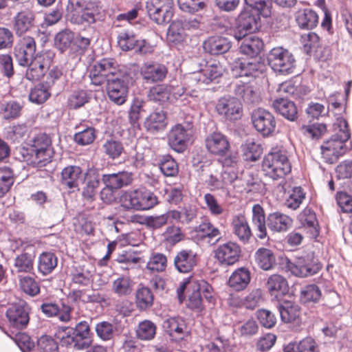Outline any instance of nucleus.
<instances>
[{
	"mask_svg": "<svg viewBox=\"0 0 352 352\" xmlns=\"http://www.w3.org/2000/svg\"><path fill=\"white\" fill-rule=\"evenodd\" d=\"M334 129L336 133L320 146L322 157L330 164L333 163L339 156L344 154L345 142L350 138L349 125L344 118L339 117L336 119Z\"/></svg>",
	"mask_w": 352,
	"mask_h": 352,
	"instance_id": "1",
	"label": "nucleus"
},
{
	"mask_svg": "<svg viewBox=\"0 0 352 352\" xmlns=\"http://www.w3.org/2000/svg\"><path fill=\"white\" fill-rule=\"evenodd\" d=\"M262 170L264 174L272 179H283L292 170L291 163L287 155L280 151L268 153L263 160Z\"/></svg>",
	"mask_w": 352,
	"mask_h": 352,
	"instance_id": "2",
	"label": "nucleus"
},
{
	"mask_svg": "<svg viewBox=\"0 0 352 352\" xmlns=\"http://www.w3.org/2000/svg\"><path fill=\"white\" fill-rule=\"evenodd\" d=\"M120 201L124 208L136 210H149L158 204L157 197L153 192L143 189L124 192Z\"/></svg>",
	"mask_w": 352,
	"mask_h": 352,
	"instance_id": "3",
	"label": "nucleus"
},
{
	"mask_svg": "<svg viewBox=\"0 0 352 352\" xmlns=\"http://www.w3.org/2000/svg\"><path fill=\"white\" fill-rule=\"evenodd\" d=\"M267 61L271 68L280 74H289L295 68L293 54L283 47H274L267 55Z\"/></svg>",
	"mask_w": 352,
	"mask_h": 352,
	"instance_id": "4",
	"label": "nucleus"
},
{
	"mask_svg": "<svg viewBox=\"0 0 352 352\" xmlns=\"http://www.w3.org/2000/svg\"><path fill=\"white\" fill-rule=\"evenodd\" d=\"M32 147V155H34V159L32 161L34 166L43 167L51 162L54 152L51 147L50 138L47 135H37Z\"/></svg>",
	"mask_w": 352,
	"mask_h": 352,
	"instance_id": "5",
	"label": "nucleus"
},
{
	"mask_svg": "<svg viewBox=\"0 0 352 352\" xmlns=\"http://www.w3.org/2000/svg\"><path fill=\"white\" fill-rule=\"evenodd\" d=\"M173 6V0H148L146 8L152 20L157 24H164L171 20Z\"/></svg>",
	"mask_w": 352,
	"mask_h": 352,
	"instance_id": "6",
	"label": "nucleus"
},
{
	"mask_svg": "<svg viewBox=\"0 0 352 352\" xmlns=\"http://www.w3.org/2000/svg\"><path fill=\"white\" fill-rule=\"evenodd\" d=\"M251 119L254 129L262 135L267 137L275 131L276 122L271 112L258 108L252 111Z\"/></svg>",
	"mask_w": 352,
	"mask_h": 352,
	"instance_id": "7",
	"label": "nucleus"
},
{
	"mask_svg": "<svg viewBox=\"0 0 352 352\" xmlns=\"http://www.w3.org/2000/svg\"><path fill=\"white\" fill-rule=\"evenodd\" d=\"M241 256L240 245L232 241L220 244L214 251V258L221 265L231 266L237 263Z\"/></svg>",
	"mask_w": 352,
	"mask_h": 352,
	"instance_id": "8",
	"label": "nucleus"
},
{
	"mask_svg": "<svg viewBox=\"0 0 352 352\" xmlns=\"http://www.w3.org/2000/svg\"><path fill=\"white\" fill-rule=\"evenodd\" d=\"M216 110L220 116L230 121L237 120L243 115V106L240 100L232 96L221 98L216 105Z\"/></svg>",
	"mask_w": 352,
	"mask_h": 352,
	"instance_id": "9",
	"label": "nucleus"
},
{
	"mask_svg": "<svg viewBox=\"0 0 352 352\" xmlns=\"http://www.w3.org/2000/svg\"><path fill=\"white\" fill-rule=\"evenodd\" d=\"M321 267V264L314 256V254H308L298 258L295 263H292L290 270L296 276L307 277L317 274Z\"/></svg>",
	"mask_w": 352,
	"mask_h": 352,
	"instance_id": "10",
	"label": "nucleus"
},
{
	"mask_svg": "<svg viewBox=\"0 0 352 352\" xmlns=\"http://www.w3.org/2000/svg\"><path fill=\"white\" fill-rule=\"evenodd\" d=\"M6 316L13 327L17 329L25 328L30 320L27 304L24 301L12 304L7 309Z\"/></svg>",
	"mask_w": 352,
	"mask_h": 352,
	"instance_id": "11",
	"label": "nucleus"
},
{
	"mask_svg": "<svg viewBox=\"0 0 352 352\" xmlns=\"http://www.w3.org/2000/svg\"><path fill=\"white\" fill-rule=\"evenodd\" d=\"M191 136V129L189 125L184 126L178 124L172 127L168 135L170 146L177 153H182L187 146Z\"/></svg>",
	"mask_w": 352,
	"mask_h": 352,
	"instance_id": "12",
	"label": "nucleus"
},
{
	"mask_svg": "<svg viewBox=\"0 0 352 352\" xmlns=\"http://www.w3.org/2000/svg\"><path fill=\"white\" fill-rule=\"evenodd\" d=\"M166 40L171 47H175L179 50H183L188 45L189 35L181 21H174L171 23L168 29Z\"/></svg>",
	"mask_w": 352,
	"mask_h": 352,
	"instance_id": "13",
	"label": "nucleus"
},
{
	"mask_svg": "<svg viewBox=\"0 0 352 352\" xmlns=\"http://www.w3.org/2000/svg\"><path fill=\"white\" fill-rule=\"evenodd\" d=\"M36 51V44L34 38L25 36L21 38L14 47V56L21 66L28 65L32 60Z\"/></svg>",
	"mask_w": 352,
	"mask_h": 352,
	"instance_id": "14",
	"label": "nucleus"
},
{
	"mask_svg": "<svg viewBox=\"0 0 352 352\" xmlns=\"http://www.w3.org/2000/svg\"><path fill=\"white\" fill-rule=\"evenodd\" d=\"M194 232L195 238L211 245L217 244L221 239V234L219 228L208 220L203 221L195 227Z\"/></svg>",
	"mask_w": 352,
	"mask_h": 352,
	"instance_id": "15",
	"label": "nucleus"
},
{
	"mask_svg": "<svg viewBox=\"0 0 352 352\" xmlns=\"http://www.w3.org/2000/svg\"><path fill=\"white\" fill-rule=\"evenodd\" d=\"M223 68L219 62L207 63L205 67L192 74V79L200 84H209L221 77Z\"/></svg>",
	"mask_w": 352,
	"mask_h": 352,
	"instance_id": "16",
	"label": "nucleus"
},
{
	"mask_svg": "<svg viewBox=\"0 0 352 352\" xmlns=\"http://www.w3.org/2000/svg\"><path fill=\"white\" fill-rule=\"evenodd\" d=\"M66 330L68 331V333H72V337L68 336V339L74 343L76 349H85L90 346L91 344V340L89 336L90 328L86 321L80 322L75 329L67 328Z\"/></svg>",
	"mask_w": 352,
	"mask_h": 352,
	"instance_id": "17",
	"label": "nucleus"
},
{
	"mask_svg": "<svg viewBox=\"0 0 352 352\" xmlns=\"http://www.w3.org/2000/svg\"><path fill=\"white\" fill-rule=\"evenodd\" d=\"M257 29V21L255 17L248 12H241L237 19V25L234 30V37L240 41L246 35H254L252 34Z\"/></svg>",
	"mask_w": 352,
	"mask_h": 352,
	"instance_id": "18",
	"label": "nucleus"
},
{
	"mask_svg": "<svg viewBox=\"0 0 352 352\" xmlns=\"http://www.w3.org/2000/svg\"><path fill=\"white\" fill-rule=\"evenodd\" d=\"M140 74L146 82H161L166 76L167 68L157 63H146L142 66Z\"/></svg>",
	"mask_w": 352,
	"mask_h": 352,
	"instance_id": "19",
	"label": "nucleus"
},
{
	"mask_svg": "<svg viewBox=\"0 0 352 352\" xmlns=\"http://www.w3.org/2000/svg\"><path fill=\"white\" fill-rule=\"evenodd\" d=\"M28 68L26 71V78L30 81L39 80L44 76L50 66V60L49 56L47 58L44 55L38 56L30 62L28 65Z\"/></svg>",
	"mask_w": 352,
	"mask_h": 352,
	"instance_id": "20",
	"label": "nucleus"
},
{
	"mask_svg": "<svg viewBox=\"0 0 352 352\" xmlns=\"http://www.w3.org/2000/svg\"><path fill=\"white\" fill-rule=\"evenodd\" d=\"M107 94L109 99L116 104H124L126 99L127 87L124 82L118 78L108 79Z\"/></svg>",
	"mask_w": 352,
	"mask_h": 352,
	"instance_id": "21",
	"label": "nucleus"
},
{
	"mask_svg": "<svg viewBox=\"0 0 352 352\" xmlns=\"http://www.w3.org/2000/svg\"><path fill=\"white\" fill-rule=\"evenodd\" d=\"M34 14L29 9L19 12L13 19V28L15 33L21 36L28 32L33 26Z\"/></svg>",
	"mask_w": 352,
	"mask_h": 352,
	"instance_id": "22",
	"label": "nucleus"
},
{
	"mask_svg": "<svg viewBox=\"0 0 352 352\" xmlns=\"http://www.w3.org/2000/svg\"><path fill=\"white\" fill-rule=\"evenodd\" d=\"M41 309L46 316H57L61 322H67L72 319V308L65 304L59 306L52 302L43 303L41 306Z\"/></svg>",
	"mask_w": 352,
	"mask_h": 352,
	"instance_id": "23",
	"label": "nucleus"
},
{
	"mask_svg": "<svg viewBox=\"0 0 352 352\" xmlns=\"http://www.w3.org/2000/svg\"><path fill=\"white\" fill-rule=\"evenodd\" d=\"M206 146L211 153L222 155L230 148V143L222 133H213L206 138Z\"/></svg>",
	"mask_w": 352,
	"mask_h": 352,
	"instance_id": "24",
	"label": "nucleus"
},
{
	"mask_svg": "<svg viewBox=\"0 0 352 352\" xmlns=\"http://www.w3.org/2000/svg\"><path fill=\"white\" fill-rule=\"evenodd\" d=\"M236 69L239 70L240 76L256 78L266 69L265 65L256 59L243 60L236 63Z\"/></svg>",
	"mask_w": 352,
	"mask_h": 352,
	"instance_id": "25",
	"label": "nucleus"
},
{
	"mask_svg": "<svg viewBox=\"0 0 352 352\" xmlns=\"http://www.w3.org/2000/svg\"><path fill=\"white\" fill-rule=\"evenodd\" d=\"M134 287L135 282L130 276L120 275L112 280L111 291L119 298H125L133 293Z\"/></svg>",
	"mask_w": 352,
	"mask_h": 352,
	"instance_id": "26",
	"label": "nucleus"
},
{
	"mask_svg": "<svg viewBox=\"0 0 352 352\" xmlns=\"http://www.w3.org/2000/svg\"><path fill=\"white\" fill-rule=\"evenodd\" d=\"M292 224L293 220L289 216L279 212L270 213L267 217V225L274 232H286Z\"/></svg>",
	"mask_w": 352,
	"mask_h": 352,
	"instance_id": "27",
	"label": "nucleus"
},
{
	"mask_svg": "<svg viewBox=\"0 0 352 352\" xmlns=\"http://www.w3.org/2000/svg\"><path fill=\"white\" fill-rule=\"evenodd\" d=\"M241 40L239 51L248 56L252 58L256 56L263 47V41L256 35H246Z\"/></svg>",
	"mask_w": 352,
	"mask_h": 352,
	"instance_id": "28",
	"label": "nucleus"
},
{
	"mask_svg": "<svg viewBox=\"0 0 352 352\" xmlns=\"http://www.w3.org/2000/svg\"><path fill=\"white\" fill-rule=\"evenodd\" d=\"M231 226L234 234L243 243H247L251 236L252 231L245 217L237 214L233 217Z\"/></svg>",
	"mask_w": 352,
	"mask_h": 352,
	"instance_id": "29",
	"label": "nucleus"
},
{
	"mask_svg": "<svg viewBox=\"0 0 352 352\" xmlns=\"http://www.w3.org/2000/svg\"><path fill=\"white\" fill-rule=\"evenodd\" d=\"M266 287L270 294L276 298L285 296L289 292L287 280L279 274L271 275L267 279Z\"/></svg>",
	"mask_w": 352,
	"mask_h": 352,
	"instance_id": "30",
	"label": "nucleus"
},
{
	"mask_svg": "<svg viewBox=\"0 0 352 352\" xmlns=\"http://www.w3.org/2000/svg\"><path fill=\"white\" fill-rule=\"evenodd\" d=\"M281 320L298 326L301 323L300 307L290 302H285L278 307Z\"/></svg>",
	"mask_w": 352,
	"mask_h": 352,
	"instance_id": "31",
	"label": "nucleus"
},
{
	"mask_svg": "<svg viewBox=\"0 0 352 352\" xmlns=\"http://www.w3.org/2000/svg\"><path fill=\"white\" fill-rule=\"evenodd\" d=\"M231 47V42L226 37L211 36L204 43L206 52L211 54H221L227 52Z\"/></svg>",
	"mask_w": 352,
	"mask_h": 352,
	"instance_id": "32",
	"label": "nucleus"
},
{
	"mask_svg": "<svg viewBox=\"0 0 352 352\" xmlns=\"http://www.w3.org/2000/svg\"><path fill=\"white\" fill-rule=\"evenodd\" d=\"M301 227L307 229L311 237L319 234L318 223L315 212L310 208H305L298 216Z\"/></svg>",
	"mask_w": 352,
	"mask_h": 352,
	"instance_id": "33",
	"label": "nucleus"
},
{
	"mask_svg": "<svg viewBox=\"0 0 352 352\" xmlns=\"http://www.w3.org/2000/svg\"><path fill=\"white\" fill-rule=\"evenodd\" d=\"M174 263L179 272H190L197 263L195 254L191 250H182L175 257Z\"/></svg>",
	"mask_w": 352,
	"mask_h": 352,
	"instance_id": "34",
	"label": "nucleus"
},
{
	"mask_svg": "<svg viewBox=\"0 0 352 352\" xmlns=\"http://www.w3.org/2000/svg\"><path fill=\"white\" fill-rule=\"evenodd\" d=\"M295 19L301 29H312L318 23V14L310 8H301L296 11Z\"/></svg>",
	"mask_w": 352,
	"mask_h": 352,
	"instance_id": "35",
	"label": "nucleus"
},
{
	"mask_svg": "<svg viewBox=\"0 0 352 352\" xmlns=\"http://www.w3.org/2000/svg\"><path fill=\"white\" fill-rule=\"evenodd\" d=\"M118 63L113 58H102L96 63L91 70L92 75H101L108 79L116 76L119 72Z\"/></svg>",
	"mask_w": 352,
	"mask_h": 352,
	"instance_id": "36",
	"label": "nucleus"
},
{
	"mask_svg": "<svg viewBox=\"0 0 352 352\" xmlns=\"http://www.w3.org/2000/svg\"><path fill=\"white\" fill-rule=\"evenodd\" d=\"M102 181L105 185L115 189H119L131 184L133 175L127 171L118 172L117 173L107 174L102 176Z\"/></svg>",
	"mask_w": 352,
	"mask_h": 352,
	"instance_id": "37",
	"label": "nucleus"
},
{
	"mask_svg": "<svg viewBox=\"0 0 352 352\" xmlns=\"http://www.w3.org/2000/svg\"><path fill=\"white\" fill-rule=\"evenodd\" d=\"M62 182L69 188H76L82 179L81 168L77 166H69L61 173Z\"/></svg>",
	"mask_w": 352,
	"mask_h": 352,
	"instance_id": "38",
	"label": "nucleus"
},
{
	"mask_svg": "<svg viewBox=\"0 0 352 352\" xmlns=\"http://www.w3.org/2000/svg\"><path fill=\"white\" fill-rule=\"evenodd\" d=\"M272 105L276 112L288 120L294 121L297 118V108L293 102L286 98H279L275 100Z\"/></svg>",
	"mask_w": 352,
	"mask_h": 352,
	"instance_id": "39",
	"label": "nucleus"
},
{
	"mask_svg": "<svg viewBox=\"0 0 352 352\" xmlns=\"http://www.w3.org/2000/svg\"><path fill=\"white\" fill-rule=\"evenodd\" d=\"M252 222L258 232L257 236L264 239L267 236V228L265 215L263 208L259 204H255L252 209Z\"/></svg>",
	"mask_w": 352,
	"mask_h": 352,
	"instance_id": "40",
	"label": "nucleus"
},
{
	"mask_svg": "<svg viewBox=\"0 0 352 352\" xmlns=\"http://www.w3.org/2000/svg\"><path fill=\"white\" fill-rule=\"evenodd\" d=\"M250 281V272L243 267L235 270L229 278L228 284L236 291L244 289Z\"/></svg>",
	"mask_w": 352,
	"mask_h": 352,
	"instance_id": "41",
	"label": "nucleus"
},
{
	"mask_svg": "<svg viewBox=\"0 0 352 352\" xmlns=\"http://www.w3.org/2000/svg\"><path fill=\"white\" fill-rule=\"evenodd\" d=\"M284 352H319V348L314 338L307 337L299 342L288 344L285 346Z\"/></svg>",
	"mask_w": 352,
	"mask_h": 352,
	"instance_id": "42",
	"label": "nucleus"
},
{
	"mask_svg": "<svg viewBox=\"0 0 352 352\" xmlns=\"http://www.w3.org/2000/svg\"><path fill=\"white\" fill-rule=\"evenodd\" d=\"M163 327L170 336L182 338L187 333V327L184 320L180 317L168 318L164 322Z\"/></svg>",
	"mask_w": 352,
	"mask_h": 352,
	"instance_id": "43",
	"label": "nucleus"
},
{
	"mask_svg": "<svg viewBox=\"0 0 352 352\" xmlns=\"http://www.w3.org/2000/svg\"><path fill=\"white\" fill-rule=\"evenodd\" d=\"M255 261L263 270H270L276 265V257L273 252L267 248H261L254 254Z\"/></svg>",
	"mask_w": 352,
	"mask_h": 352,
	"instance_id": "44",
	"label": "nucleus"
},
{
	"mask_svg": "<svg viewBox=\"0 0 352 352\" xmlns=\"http://www.w3.org/2000/svg\"><path fill=\"white\" fill-rule=\"evenodd\" d=\"M234 93L247 103H256L260 100L259 95L254 87L247 83H236Z\"/></svg>",
	"mask_w": 352,
	"mask_h": 352,
	"instance_id": "45",
	"label": "nucleus"
},
{
	"mask_svg": "<svg viewBox=\"0 0 352 352\" xmlns=\"http://www.w3.org/2000/svg\"><path fill=\"white\" fill-rule=\"evenodd\" d=\"M76 129L78 131L74 134V140L78 144L89 145L96 139V130L94 127L80 124L76 126Z\"/></svg>",
	"mask_w": 352,
	"mask_h": 352,
	"instance_id": "46",
	"label": "nucleus"
},
{
	"mask_svg": "<svg viewBox=\"0 0 352 352\" xmlns=\"http://www.w3.org/2000/svg\"><path fill=\"white\" fill-rule=\"evenodd\" d=\"M58 259L56 255L50 252L40 254L38 259V270L43 275L50 274L57 266Z\"/></svg>",
	"mask_w": 352,
	"mask_h": 352,
	"instance_id": "47",
	"label": "nucleus"
},
{
	"mask_svg": "<svg viewBox=\"0 0 352 352\" xmlns=\"http://www.w3.org/2000/svg\"><path fill=\"white\" fill-rule=\"evenodd\" d=\"M86 185L83 189L82 195L87 199H92L97 192L100 184L99 175L94 170H89L86 173Z\"/></svg>",
	"mask_w": 352,
	"mask_h": 352,
	"instance_id": "48",
	"label": "nucleus"
},
{
	"mask_svg": "<svg viewBox=\"0 0 352 352\" xmlns=\"http://www.w3.org/2000/svg\"><path fill=\"white\" fill-rule=\"evenodd\" d=\"M34 255L29 252L19 254L14 262V267L18 273H30L34 269Z\"/></svg>",
	"mask_w": 352,
	"mask_h": 352,
	"instance_id": "49",
	"label": "nucleus"
},
{
	"mask_svg": "<svg viewBox=\"0 0 352 352\" xmlns=\"http://www.w3.org/2000/svg\"><path fill=\"white\" fill-rule=\"evenodd\" d=\"M165 120L166 116L162 111H155L145 119L144 125L147 131H157L165 128Z\"/></svg>",
	"mask_w": 352,
	"mask_h": 352,
	"instance_id": "50",
	"label": "nucleus"
},
{
	"mask_svg": "<svg viewBox=\"0 0 352 352\" xmlns=\"http://www.w3.org/2000/svg\"><path fill=\"white\" fill-rule=\"evenodd\" d=\"M94 272V267L90 264L83 265L77 267L72 275L74 283L87 285Z\"/></svg>",
	"mask_w": 352,
	"mask_h": 352,
	"instance_id": "51",
	"label": "nucleus"
},
{
	"mask_svg": "<svg viewBox=\"0 0 352 352\" xmlns=\"http://www.w3.org/2000/svg\"><path fill=\"white\" fill-rule=\"evenodd\" d=\"M241 148L245 160L251 162L256 161L263 153L261 145L250 138L242 144Z\"/></svg>",
	"mask_w": 352,
	"mask_h": 352,
	"instance_id": "52",
	"label": "nucleus"
},
{
	"mask_svg": "<svg viewBox=\"0 0 352 352\" xmlns=\"http://www.w3.org/2000/svg\"><path fill=\"white\" fill-rule=\"evenodd\" d=\"M167 266V257L162 253L153 252L146 263V269L152 272H164Z\"/></svg>",
	"mask_w": 352,
	"mask_h": 352,
	"instance_id": "53",
	"label": "nucleus"
},
{
	"mask_svg": "<svg viewBox=\"0 0 352 352\" xmlns=\"http://www.w3.org/2000/svg\"><path fill=\"white\" fill-rule=\"evenodd\" d=\"M19 283L21 289L30 296H35L40 293L38 283L30 276H19Z\"/></svg>",
	"mask_w": 352,
	"mask_h": 352,
	"instance_id": "54",
	"label": "nucleus"
},
{
	"mask_svg": "<svg viewBox=\"0 0 352 352\" xmlns=\"http://www.w3.org/2000/svg\"><path fill=\"white\" fill-rule=\"evenodd\" d=\"M138 41L135 34L131 31L122 32L118 36V45L123 51L135 49Z\"/></svg>",
	"mask_w": 352,
	"mask_h": 352,
	"instance_id": "55",
	"label": "nucleus"
},
{
	"mask_svg": "<svg viewBox=\"0 0 352 352\" xmlns=\"http://www.w3.org/2000/svg\"><path fill=\"white\" fill-rule=\"evenodd\" d=\"M84 6L79 1L75 3H70L67 6V18L68 21L74 24L82 25V13Z\"/></svg>",
	"mask_w": 352,
	"mask_h": 352,
	"instance_id": "56",
	"label": "nucleus"
},
{
	"mask_svg": "<svg viewBox=\"0 0 352 352\" xmlns=\"http://www.w3.org/2000/svg\"><path fill=\"white\" fill-rule=\"evenodd\" d=\"M49 88L47 85L38 84L31 90L29 95L30 100L36 104L43 103L50 96Z\"/></svg>",
	"mask_w": 352,
	"mask_h": 352,
	"instance_id": "57",
	"label": "nucleus"
},
{
	"mask_svg": "<svg viewBox=\"0 0 352 352\" xmlns=\"http://www.w3.org/2000/svg\"><path fill=\"white\" fill-rule=\"evenodd\" d=\"M136 333L139 339L151 340L155 336L156 326L150 320H144L139 324Z\"/></svg>",
	"mask_w": 352,
	"mask_h": 352,
	"instance_id": "58",
	"label": "nucleus"
},
{
	"mask_svg": "<svg viewBox=\"0 0 352 352\" xmlns=\"http://www.w3.org/2000/svg\"><path fill=\"white\" fill-rule=\"evenodd\" d=\"M151 100L165 102L170 99V87L159 85L151 88L148 95Z\"/></svg>",
	"mask_w": 352,
	"mask_h": 352,
	"instance_id": "59",
	"label": "nucleus"
},
{
	"mask_svg": "<svg viewBox=\"0 0 352 352\" xmlns=\"http://www.w3.org/2000/svg\"><path fill=\"white\" fill-rule=\"evenodd\" d=\"M153 295L151 289L146 287H141L136 293V303L141 309H146L152 306Z\"/></svg>",
	"mask_w": 352,
	"mask_h": 352,
	"instance_id": "60",
	"label": "nucleus"
},
{
	"mask_svg": "<svg viewBox=\"0 0 352 352\" xmlns=\"http://www.w3.org/2000/svg\"><path fill=\"white\" fill-rule=\"evenodd\" d=\"M321 291L316 285H309L300 291V300L304 302H317L321 297Z\"/></svg>",
	"mask_w": 352,
	"mask_h": 352,
	"instance_id": "61",
	"label": "nucleus"
},
{
	"mask_svg": "<svg viewBox=\"0 0 352 352\" xmlns=\"http://www.w3.org/2000/svg\"><path fill=\"white\" fill-rule=\"evenodd\" d=\"M57 342L47 335L41 336L37 340V344L34 349L35 352H58Z\"/></svg>",
	"mask_w": 352,
	"mask_h": 352,
	"instance_id": "62",
	"label": "nucleus"
},
{
	"mask_svg": "<svg viewBox=\"0 0 352 352\" xmlns=\"http://www.w3.org/2000/svg\"><path fill=\"white\" fill-rule=\"evenodd\" d=\"M305 198V193L301 187H295L292 189L289 197L285 201L287 208L295 210L299 208Z\"/></svg>",
	"mask_w": 352,
	"mask_h": 352,
	"instance_id": "63",
	"label": "nucleus"
},
{
	"mask_svg": "<svg viewBox=\"0 0 352 352\" xmlns=\"http://www.w3.org/2000/svg\"><path fill=\"white\" fill-rule=\"evenodd\" d=\"M302 133L311 139H319L326 132V125L322 123H314L303 126L301 129Z\"/></svg>",
	"mask_w": 352,
	"mask_h": 352,
	"instance_id": "64",
	"label": "nucleus"
}]
</instances>
